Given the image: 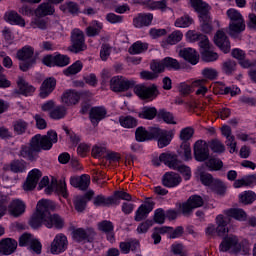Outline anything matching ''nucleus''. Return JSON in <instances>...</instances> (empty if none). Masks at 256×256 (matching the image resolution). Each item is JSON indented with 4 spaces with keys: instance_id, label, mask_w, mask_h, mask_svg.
I'll return each instance as SVG.
<instances>
[{
    "instance_id": "e2e57ef3",
    "label": "nucleus",
    "mask_w": 256,
    "mask_h": 256,
    "mask_svg": "<svg viewBox=\"0 0 256 256\" xmlns=\"http://www.w3.org/2000/svg\"><path fill=\"white\" fill-rule=\"evenodd\" d=\"M172 169L179 171V173H181V175H183V177L186 181H189V179H191V168H189V166L180 165L179 161H178L177 167L172 168Z\"/></svg>"
},
{
    "instance_id": "c756f323",
    "label": "nucleus",
    "mask_w": 256,
    "mask_h": 256,
    "mask_svg": "<svg viewBox=\"0 0 256 256\" xmlns=\"http://www.w3.org/2000/svg\"><path fill=\"white\" fill-rule=\"evenodd\" d=\"M153 22V14L147 13V14H138L133 19V25L137 29H141L142 27H149L151 23Z\"/></svg>"
},
{
    "instance_id": "2eb2a0df",
    "label": "nucleus",
    "mask_w": 256,
    "mask_h": 256,
    "mask_svg": "<svg viewBox=\"0 0 256 256\" xmlns=\"http://www.w3.org/2000/svg\"><path fill=\"white\" fill-rule=\"evenodd\" d=\"M134 93L139 97V99H144L146 101H153L159 95V90H157V86H144V85H137L134 88Z\"/></svg>"
},
{
    "instance_id": "f03ea898",
    "label": "nucleus",
    "mask_w": 256,
    "mask_h": 256,
    "mask_svg": "<svg viewBox=\"0 0 256 256\" xmlns=\"http://www.w3.org/2000/svg\"><path fill=\"white\" fill-rule=\"evenodd\" d=\"M57 141V132L53 130L48 131L45 136L37 134L31 139L30 144L22 146L20 156L27 159V161H36L41 149L49 151L53 147V143H57Z\"/></svg>"
},
{
    "instance_id": "37998d69",
    "label": "nucleus",
    "mask_w": 256,
    "mask_h": 256,
    "mask_svg": "<svg viewBox=\"0 0 256 256\" xmlns=\"http://www.w3.org/2000/svg\"><path fill=\"white\" fill-rule=\"evenodd\" d=\"M178 155L182 161H191V145L189 142H182L180 148L178 149Z\"/></svg>"
},
{
    "instance_id": "8fccbe9b",
    "label": "nucleus",
    "mask_w": 256,
    "mask_h": 256,
    "mask_svg": "<svg viewBox=\"0 0 256 256\" xmlns=\"http://www.w3.org/2000/svg\"><path fill=\"white\" fill-rule=\"evenodd\" d=\"M138 116L140 119H155L157 117V109L155 107H144Z\"/></svg>"
},
{
    "instance_id": "423d86ee",
    "label": "nucleus",
    "mask_w": 256,
    "mask_h": 256,
    "mask_svg": "<svg viewBox=\"0 0 256 256\" xmlns=\"http://www.w3.org/2000/svg\"><path fill=\"white\" fill-rule=\"evenodd\" d=\"M220 251L224 253L230 251V253H240L241 255H247V253L250 251V248L249 246H241L237 236L229 235L224 237L223 241L221 242Z\"/></svg>"
},
{
    "instance_id": "0e129e2a",
    "label": "nucleus",
    "mask_w": 256,
    "mask_h": 256,
    "mask_svg": "<svg viewBox=\"0 0 256 256\" xmlns=\"http://www.w3.org/2000/svg\"><path fill=\"white\" fill-rule=\"evenodd\" d=\"M13 127H14V132L17 135H23V133L27 131L28 124L24 120H18L14 123Z\"/></svg>"
},
{
    "instance_id": "4d7b16f0",
    "label": "nucleus",
    "mask_w": 256,
    "mask_h": 256,
    "mask_svg": "<svg viewBox=\"0 0 256 256\" xmlns=\"http://www.w3.org/2000/svg\"><path fill=\"white\" fill-rule=\"evenodd\" d=\"M182 39H183V32L176 30L168 36L166 43L168 45H177V43H179V41H181Z\"/></svg>"
},
{
    "instance_id": "49530a36",
    "label": "nucleus",
    "mask_w": 256,
    "mask_h": 256,
    "mask_svg": "<svg viewBox=\"0 0 256 256\" xmlns=\"http://www.w3.org/2000/svg\"><path fill=\"white\" fill-rule=\"evenodd\" d=\"M119 123L124 129H133L134 127H137V119L133 116H120Z\"/></svg>"
},
{
    "instance_id": "aec40b11",
    "label": "nucleus",
    "mask_w": 256,
    "mask_h": 256,
    "mask_svg": "<svg viewBox=\"0 0 256 256\" xmlns=\"http://www.w3.org/2000/svg\"><path fill=\"white\" fill-rule=\"evenodd\" d=\"M155 203L152 200H146L135 212L134 219L135 221H143L147 219L151 211H153Z\"/></svg>"
},
{
    "instance_id": "bf43d9fd",
    "label": "nucleus",
    "mask_w": 256,
    "mask_h": 256,
    "mask_svg": "<svg viewBox=\"0 0 256 256\" xmlns=\"http://www.w3.org/2000/svg\"><path fill=\"white\" fill-rule=\"evenodd\" d=\"M150 69L159 76L160 73H163L165 71V65L163 63V60H153L150 63Z\"/></svg>"
},
{
    "instance_id": "680f3d73",
    "label": "nucleus",
    "mask_w": 256,
    "mask_h": 256,
    "mask_svg": "<svg viewBox=\"0 0 256 256\" xmlns=\"http://www.w3.org/2000/svg\"><path fill=\"white\" fill-rule=\"evenodd\" d=\"M30 27L32 29H47V20L41 17L34 18L30 22Z\"/></svg>"
},
{
    "instance_id": "72a5a7b5",
    "label": "nucleus",
    "mask_w": 256,
    "mask_h": 256,
    "mask_svg": "<svg viewBox=\"0 0 256 256\" xmlns=\"http://www.w3.org/2000/svg\"><path fill=\"white\" fill-rule=\"evenodd\" d=\"M95 193L93 191H88L85 196L77 197L74 201L75 209L78 213H83L85 211V207L87 205V200L89 201L91 197H93Z\"/></svg>"
},
{
    "instance_id": "7ed1b4c3",
    "label": "nucleus",
    "mask_w": 256,
    "mask_h": 256,
    "mask_svg": "<svg viewBox=\"0 0 256 256\" xmlns=\"http://www.w3.org/2000/svg\"><path fill=\"white\" fill-rule=\"evenodd\" d=\"M190 5L198 13L203 33H211L213 31L211 15L209 14L211 6L202 0H190Z\"/></svg>"
},
{
    "instance_id": "13d9d810",
    "label": "nucleus",
    "mask_w": 256,
    "mask_h": 256,
    "mask_svg": "<svg viewBox=\"0 0 256 256\" xmlns=\"http://www.w3.org/2000/svg\"><path fill=\"white\" fill-rule=\"evenodd\" d=\"M60 9L64 13H71L72 15L79 13V6L75 2H66Z\"/></svg>"
},
{
    "instance_id": "f257e3e1",
    "label": "nucleus",
    "mask_w": 256,
    "mask_h": 256,
    "mask_svg": "<svg viewBox=\"0 0 256 256\" xmlns=\"http://www.w3.org/2000/svg\"><path fill=\"white\" fill-rule=\"evenodd\" d=\"M57 204L51 200L41 199L36 205V211L32 214L29 225L33 229H39L42 225L47 229H63L65 220L58 214H51L49 211H55Z\"/></svg>"
},
{
    "instance_id": "9b49d317",
    "label": "nucleus",
    "mask_w": 256,
    "mask_h": 256,
    "mask_svg": "<svg viewBox=\"0 0 256 256\" xmlns=\"http://www.w3.org/2000/svg\"><path fill=\"white\" fill-rule=\"evenodd\" d=\"M69 247V240L67 236L63 233H58L53 238L50 243L49 251L51 255H61V253H65Z\"/></svg>"
},
{
    "instance_id": "338daca9",
    "label": "nucleus",
    "mask_w": 256,
    "mask_h": 256,
    "mask_svg": "<svg viewBox=\"0 0 256 256\" xmlns=\"http://www.w3.org/2000/svg\"><path fill=\"white\" fill-rule=\"evenodd\" d=\"M206 167H208L210 171H219V169L223 167V161L218 159H209L206 162Z\"/></svg>"
},
{
    "instance_id": "3c124183",
    "label": "nucleus",
    "mask_w": 256,
    "mask_h": 256,
    "mask_svg": "<svg viewBox=\"0 0 256 256\" xmlns=\"http://www.w3.org/2000/svg\"><path fill=\"white\" fill-rule=\"evenodd\" d=\"M205 83H207V79H198L192 82V87H198L196 90V95H202L203 97L207 91H209V89L205 87Z\"/></svg>"
},
{
    "instance_id": "c9c22d12",
    "label": "nucleus",
    "mask_w": 256,
    "mask_h": 256,
    "mask_svg": "<svg viewBox=\"0 0 256 256\" xmlns=\"http://www.w3.org/2000/svg\"><path fill=\"white\" fill-rule=\"evenodd\" d=\"M251 185H256V175L244 176L241 179L235 180L233 187L241 189V187H251Z\"/></svg>"
},
{
    "instance_id": "39448f33",
    "label": "nucleus",
    "mask_w": 256,
    "mask_h": 256,
    "mask_svg": "<svg viewBox=\"0 0 256 256\" xmlns=\"http://www.w3.org/2000/svg\"><path fill=\"white\" fill-rule=\"evenodd\" d=\"M43 187H47L45 189V193H47V195H51V193H58V195H61L64 198L68 197L67 184L64 179L58 182L57 179L52 178L51 184H49V177L44 176L39 183V189H43Z\"/></svg>"
},
{
    "instance_id": "a211bd4d",
    "label": "nucleus",
    "mask_w": 256,
    "mask_h": 256,
    "mask_svg": "<svg viewBox=\"0 0 256 256\" xmlns=\"http://www.w3.org/2000/svg\"><path fill=\"white\" fill-rule=\"evenodd\" d=\"M194 157L196 161H207L209 159V145L203 140H198L194 144Z\"/></svg>"
},
{
    "instance_id": "774afa93",
    "label": "nucleus",
    "mask_w": 256,
    "mask_h": 256,
    "mask_svg": "<svg viewBox=\"0 0 256 256\" xmlns=\"http://www.w3.org/2000/svg\"><path fill=\"white\" fill-rule=\"evenodd\" d=\"M202 75L204 79H206L207 83V79L208 81H213L214 79H217V70L213 68H205L202 70Z\"/></svg>"
},
{
    "instance_id": "69168bd1",
    "label": "nucleus",
    "mask_w": 256,
    "mask_h": 256,
    "mask_svg": "<svg viewBox=\"0 0 256 256\" xmlns=\"http://www.w3.org/2000/svg\"><path fill=\"white\" fill-rule=\"evenodd\" d=\"M210 149L214 152V153H224L225 151V144H223V142H221L220 140H212L210 142Z\"/></svg>"
},
{
    "instance_id": "2f4dec72",
    "label": "nucleus",
    "mask_w": 256,
    "mask_h": 256,
    "mask_svg": "<svg viewBox=\"0 0 256 256\" xmlns=\"http://www.w3.org/2000/svg\"><path fill=\"white\" fill-rule=\"evenodd\" d=\"M6 23L10 25H18L19 27H25V19L15 11L6 12L4 15Z\"/></svg>"
},
{
    "instance_id": "79ce46f5",
    "label": "nucleus",
    "mask_w": 256,
    "mask_h": 256,
    "mask_svg": "<svg viewBox=\"0 0 256 256\" xmlns=\"http://www.w3.org/2000/svg\"><path fill=\"white\" fill-rule=\"evenodd\" d=\"M120 251L124 253V255H127L131 251L133 253H136V251H139V241L131 240L129 242H121Z\"/></svg>"
},
{
    "instance_id": "4468645a",
    "label": "nucleus",
    "mask_w": 256,
    "mask_h": 256,
    "mask_svg": "<svg viewBox=\"0 0 256 256\" xmlns=\"http://www.w3.org/2000/svg\"><path fill=\"white\" fill-rule=\"evenodd\" d=\"M42 62L46 67H67L71 63V58L63 54L47 55Z\"/></svg>"
},
{
    "instance_id": "58836bf2",
    "label": "nucleus",
    "mask_w": 256,
    "mask_h": 256,
    "mask_svg": "<svg viewBox=\"0 0 256 256\" xmlns=\"http://www.w3.org/2000/svg\"><path fill=\"white\" fill-rule=\"evenodd\" d=\"M147 49H149L147 42L136 41L130 46L128 53H130V55H141V53H145Z\"/></svg>"
},
{
    "instance_id": "5701e85b",
    "label": "nucleus",
    "mask_w": 256,
    "mask_h": 256,
    "mask_svg": "<svg viewBox=\"0 0 256 256\" xmlns=\"http://www.w3.org/2000/svg\"><path fill=\"white\" fill-rule=\"evenodd\" d=\"M202 205L203 198H201V196H191L188 201L182 205V213L183 215H189L193 209H197V207H201Z\"/></svg>"
},
{
    "instance_id": "bb28decb",
    "label": "nucleus",
    "mask_w": 256,
    "mask_h": 256,
    "mask_svg": "<svg viewBox=\"0 0 256 256\" xmlns=\"http://www.w3.org/2000/svg\"><path fill=\"white\" fill-rule=\"evenodd\" d=\"M181 181L182 179L179 174L175 172H168L163 176L162 184L164 185V187L173 188L179 186L181 184Z\"/></svg>"
},
{
    "instance_id": "473e14b6",
    "label": "nucleus",
    "mask_w": 256,
    "mask_h": 256,
    "mask_svg": "<svg viewBox=\"0 0 256 256\" xmlns=\"http://www.w3.org/2000/svg\"><path fill=\"white\" fill-rule=\"evenodd\" d=\"M107 117V110L104 107H94L90 111V121L93 125H98L99 121Z\"/></svg>"
},
{
    "instance_id": "a18cd8bd",
    "label": "nucleus",
    "mask_w": 256,
    "mask_h": 256,
    "mask_svg": "<svg viewBox=\"0 0 256 256\" xmlns=\"http://www.w3.org/2000/svg\"><path fill=\"white\" fill-rule=\"evenodd\" d=\"M82 70H83V62L77 60L68 68L64 69L63 74L66 77H71V75H77V73H81Z\"/></svg>"
},
{
    "instance_id": "052dcab7",
    "label": "nucleus",
    "mask_w": 256,
    "mask_h": 256,
    "mask_svg": "<svg viewBox=\"0 0 256 256\" xmlns=\"http://www.w3.org/2000/svg\"><path fill=\"white\" fill-rule=\"evenodd\" d=\"M25 169H27V164H25V161L16 160L10 164V170L13 173H23Z\"/></svg>"
},
{
    "instance_id": "de8ad7c7",
    "label": "nucleus",
    "mask_w": 256,
    "mask_h": 256,
    "mask_svg": "<svg viewBox=\"0 0 256 256\" xmlns=\"http://www.w3.org/2000/svg\"><path fill=\"white\" fill-rule=\"evenodd\" d=\"M238 198L239 202L243 203V205H251L255 201L256 195L255 192L248 190L240 193Z\"/></svg>"
},
{
    "instance_id": "412c9836",
    "label": "nucleus",
    "mask_w": 256,
    "mask_h": 256,
    "mask_svg": "<svg viewBox=\"0 0 256 256\" xmlns=\"http://www.w3.org/2000/svg\"><path fill=\"white\" fill-rule=\"evenodd\" d=\"M41 177H43V174L39 169L31 170L23 185L24 191H33V189L37 187V183H39V179H41Z\"/></svg>"
},
{
    "instance_id": "ddd939ff",
    "label": "nucleus",
    "mask_w": 256,
    "mask_h": 256,
    "mask_svg": "<svg viewBox=\"0 0 256 256\" xmlns=\"http://www.w3.org/2000/svg\"><path fill=\"white\" fill-rule=\"evenodd\" d=\"M134 85L135 80H129L123 76H114L110 80V88L116 93L127 91L131 89V87H134Z\"/></svg>"
},
{
    "instance_id": "a19ab883",
    "label": "nucleus",
    "mask_w": 256,
    "mask_h": 256,
    "mask_svg": "<svg viewBox=\"0 0 256 256\" xmlns=\"http://www.w3.org/2000/svg\"><path fill=\"white\" fill-rule=\"evenodd\" d=\"M224 214L226 215L225 217H227V219H229V217H232L237 221H245V219H247V213H245L243 209L239 208L228 209L224 212Z\"/></svg>"
},
{
    "instance_id": "09e8293b",
    "label": "nucleus",
    "mask_w": 256,
    "mask_h": 256,
    "mask_svg": "<svg viewBox=\"0 0 256 256\" xmlns=\"http://www.w3.org/2000/svg\"><path fill=\"white\" fill-rule=\"evenodd\" d=\"M67 115V108L65 106H56L50 111L49 116L51 119L59 120L63 119Z\"/></svg>"
},
{
    "instance_id": "cd10ccee",
    "label": "nucleus",
    "mask_w": 256,
    "mask_h": 256,
    "mask_svg": "<svg viewBox=\"0 0 256 256\" xmlns=\"http://www.w3.org/2000/svg\"><path fill=\"white\" fill-rule=\"evenodd\" d=\"M16 249H17V241L11 238L3 239L0 242V253L2 255H11L12 253H15Z\"/></svg>"
},
{
    "instance_id": "6ab92c4d",
    "label": "nucleus",
    "mask_w": 256,
    "mask_h": 256,
    "mask_svg": "<svg viewBox=\"0 0 256 256\" xmlns=\"http://www.w3.org/2000/svg\"><path fill=\"white\" fill-rule=\"evenodd\" d=\"M214 43L222 53H229V51H231V42L223 30L216 32L214 35Z\"/></svg>"
},
{
    "instance_id": "ea45409f",
    "label": "nucleus",
    "mask_w": 256,
    "mask_h": 256,
    "mask_svg": "<svg viewBox=\"0 0 256 256\" xmlns=\"http://www.w3.org/2000/svg\"><path fill=\"white\" fill-rule=\"evenodd\" d=\"M89 235L90 232H87L82 228H77L72 232V238L77 243H82V241H84V243H86V241L91 243V238H89Z\"/></svg>"
},
{
    "instance_id": "5fc2aeb1",
    "label": "nucleus",
    "mask_w": 256,
    "mask_h": 256,
    "mask_svg": "<svg viewBox=\"0 0 256 256\" xmlns=\"http://www.w3.org/2000/svg\"><path fill=\"white\" fill-rule=\"evenodd\" d=\"M205 37H207V36H205L203 34H199V33L195 32V30H190L186 33V39L190 43H195V41H199V43H205V39H203Z\"/></svg>"
},
{
    "instance_id": "9d476101",
    "label": "nucleus",
    "mask_w": 256,
    "mask_h": 256,
    "mask_svg": "<svg viewBox=\"0 0 256 256\" xmlns=\"http://www.w3.org/2000/svg\"><path fill=\"white\" fill-rule=\"evenodd\" d=\"M71 43L69 51L72 53H81L87 49V44H85V33L79 28H75L71 32Z\"/></svg>"
},
{
    "instance_id": "6e6552de",
    "label": "nucleus",
    "mask_w": 256,
    "mask_h": 256,
    "mask_svg": "<svg viewBox=\"0 0 256 256\" xmlns=\"http://www.w3.org/2000/svg\"><path fill=\"white\" fill-rule=\"evenodd\" d=\"M196 174L198 177H200V181L203 185L206 187H211L214 191L222 195V193H225V190L227 189V186L223 181L221 180H214L213 176L209 173L203 172V168H198Z\"/></svg>"
},
{
    "instance_id": "f8f14e48",
    "label": "nucleus",
    "mask_w": 256,
    "mask_h": 256,
    "mask_svg": "<svg viewBox=\"0 0 256 256\" xmlns=\"http://www.w3.org/2000/svg\"><path fill=\"white\" fill-rule=\"evenodd\" d=\"M154 139H157L159 149H163L171 145L173 137H175V130H165L159 127L153 128Z\"/></svg>"
},
{
    "instance_id": "864d4df0",
    "label": "nucleus",
    "mask_w": 256,
    "mask_h": 256,
    "mask_svg": "<svg viewBox=\"0 0 256 256\" xmlns=\"http://www.w3.org/2000/svg\"><path fill=\"white\" fill-rule=\"evenodd\" d=\"M174 25H175V27H179L182 29L191 27V25H193V18L189 17L188 15H184V16L176 19Z\"/></svg>"
},
{
    "instance_id": "4c0bfd02",
    "label": "nucleus",
    "mask_w": 256,
    "mask_h": 256,
    "mask_svg": "<svg viewBox=\"0 0 256 256\" xmlns=\"http://www.w3.org/2000/svg\"><path fill=\"white\" fill-rule=\"evenodd\" d=\"M34 13L36 17H47V15H53L55 13V8L49 3H42Z\"/></svg>"
},
{
    "instance_id": "6e6d98bb",
    "label": "nucleus",
    "mask_w": 256,
    "mask_h": 256,
    "mask_svg": "<svg viewBox=\"0 0 256 256\" xmlns=\"http://www.w3.org/2000/svg\"><path fill=\"white\" fill-rule=\"evenodd\" d=\"M194 134L195 130L192 127L182 128L179 134L180 141H182V143H187L189 139H192Z\"/></svg>"
},
{
    "instance_id": "c03bdc74",
    "label": "nucleus",
    "mask_w": 256,
    "mask_h": 256,
    "mask_svg": "<svg viewBox=\"0 0 256 256\" xmlns=\"http://www.w3.org/2000/svg\"><path fill=\"white\" fill-rule=\"evenodd\" d=\"M17 85L21 95L29 97V95H33V93H35V87L28 85L23 78L18 79Z\"/></svg>"
},
{
    "instance_id": "f704fd0d",
    "label": "nucleus",
    "mask_w": 256,
    "mask_h": 256,
    "mask_svg": "<svg viewBox=\"0 0 256 256\" xmlns=\"http://www.w3.org/2000/svg\"><path fill=\"white\" fill-rule=\"evenodd\" d=\"M160 163H164L169 169H177V163L179 160H177V156L170 154V153H162L159 156Z\"/></svg>"
},
{
    "instance_id": "f3484780",
    "label": "nucleus",
    "mask_w": 256,
    "mask_h": 256,
    "mask_svg": "<svg viewBox=\"0 0 256 256\" xmlns=\"http://www.w3.org/2000/svg\"><path fill=\"white\" fill-rule=\"evenodd\" d=\"M203 39H204V42L199 43L202 59L204 61H207L208 63L217 61L219 59V54H217L216 52H213V46H211V43L209 42V38L204 37Z\"/></svg>"
},
{
    "instance_id": "a878e982",
    "label": "nucleus",
    "mask_w": 256,
    "mask_h": 256,
    "mask_svg": "<svg viewBox=\"0 0 256 256\" xmlns=\"http://www.w3.org/2000/svg\"><path fill=\"white\" fill-rule=\"evenodd\" d=\"M57 85V80L55 78H47L43 81L41 87H40V97L42 99H46V97H49L51 93L55 90V87Z\"/></svg>"
},
{
    "instance_id": "e433bc0d",
    "label": "nucleus",
    "mask_w": 256,
    "mask_h": 256,
    "mask_svg": "<svg viewBox=\"0 0 256 256\" xmlns=\"http://www.w3.org/2000/svg\"><path fill=\"white\" fill-rule=\"evenodd\" d=\"M103 31V23L93 20L86 28L87 37H97Z\"/></svg>"
},
{
    "instance_id": "c85d7f7f",
    "label": "nucleus",
    "mask_w": 256,
    "mask_h": 256,
    "mask_svg": "<svg viewBox=\"0 0 256 256\" xmlns=\"http://www.w3.org/2000/svg\"><path fill=\"white\" fill-rule=\"evenodd\" d=\"M90 184H91V177H89V175L87 174H84L80 177L70 178V185H72V187H77L82 191H85V189H87V187H89Z\"/></svg>"
},
{
    "instance_id": "393cba45",
    "label": "nucleus",
    "mask_w": 256,
    "mask_h": 256,
    "mask_svg": "<svg viewBox=\"0 0 256 256\" xmlns=\"http://www.w3.org/2000/svg\"><path fill=\"white\" fill-rule=\"evenodd\" d=\"M179 55L190 65H197L199 63V53L193 48H184L180 50Z\"/></svg>"
},
{
    "instance_id": "4be33fe9",
    "label": "nucleus",
    "mask_w": 256,
    "mask_h": 256,
    "mask_svg": "<svg viewBox=\"0 0 256 256\" xmlns=\"http://www.w3.org/2000/svg\"><path fill=\"white\" fill-rule=\"evenodd\" d=\"M81 101V93L75 90H66L61 96V103L66 105V107H73Z\"/></svg>"
},
{
    "instance_id": "0eeeda50",
    "label": "nucleus",
    "mask_w": 256,
    "mask_h": 256,
    "mask_svg": "<svg viewBox=\"0 0 256 256\" xmlns=\"http://www.w3.org/2000/svg\"><path fill=\"white\" fill-rule=\"evenodd\" d=\"M231 220L223 215H218L216 217V224L217 227H215L214 224H209L206 227V235L208 237H214V235H219V237H223L225 235H227V233H229V228L227 227V225H229V222Z\"/></svg>"
},
{
    "instance_id": "603ef678",
    "label": "nucleus",
    "mask_w": 256,
    "mask_h": 256,
    "mask_svg": "<svg viewBox=\"0 0 256 256\" xmlns=\"http://www.w3.org/2000/svg\"><path fill=\"white\" fill-rule=\"evenodd\" d=\"M162 62L164 63V69H174V71L181 69V64L175 58L166 57L162 59Z\"/></svg>"
},
{
    "instance_id": "dca6fc26",
    "label": "nucleus",
    "mask_w": 256,
    "mask_h": 256,
    "mask_svg": "<svg viewBox=\"0 0 256 256\" xmlns=\"http://www.w3.org/2000/svg\"><path fill=\"white\" fill-rule=\"evenodd\" d=\"M19 246L20 247H30V250L39 255L41 253V249L43 246L39 239L35 238V236L25 233L19 238Z\"/></svg>"
},
{
    "instance_id": "b1692460",
    "label": "nucleus",
    "mask_w": 256,
    "mask_h": 256,
    "mask_svg": "<svg viewBox=\"0 0 256 256\" xmlns=\"http://www.w3.org/2000/svg\"><path fill=\"white\" fill-rule=\"evenodd\" d=\"M25 209H27V206L25 205V202L21 199H14L10 202L8 206V213L12 215V217H20V215H23L25 213Z\"/></svg>"
},
{
    "instance_id": "20e7f679",
    "label": "nucleus",
    "mask_w": 256,
    "mask_h": 256,
    "mask_svg": "<svg viewBox=\"0 0 256 256\" xmlns=\"http://www.w3.org/2000/svg\"><path fill=\"white\" fill-rule=\"evenodd\" d=\"M226 15L230 19L228 33L231 37H235V35L245 31V18H243L241 12L235 8H230L227 10Z\"/></svg>"
},
{
    "instance_id": "1a4fd4ad",
    "label": "nucleus",
    "mask_w": 256,
    "mask_h": 256,
    "mask_svg": "<svg viewBox=\"0 0 256 256\" xmlns=\"http://www.w3.org/2000/svg\"><path fill=\"white\" fill-rule=\"evenodd\" d=\"M35 49L31 46H24L17 52V59H19L20 64L19 67L21 71H29L35 65Z\"/></svg>"
},
{
    "instance_id": "7c9ffc66",
    "label": "nucleus",
    "mask_w": 256,
    "mask_h": 256,
    "mask_svg": "<svg viewBox=\"0 0 256 256\" xmlns=\"http://www.w3.org/2000/svg\"><path fill=\"white\" fill-rule=\"evenodd\" d=\"M153 129H155V127H150L149 131L143 127H138L135 133L136 141L143 143L144 141H151V139H155V133H153Z\"/></svg>"
}]
</instances>
